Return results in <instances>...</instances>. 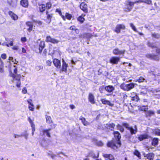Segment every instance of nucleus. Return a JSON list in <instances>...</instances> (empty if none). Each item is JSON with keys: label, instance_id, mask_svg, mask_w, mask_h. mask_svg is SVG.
I'll return each instance as SVG.
<instances>
[{"label": "nucleus", "instance_id": "nucleus-4", "mask_svg": "<svg viewBox=\"0 0 160 160\" xmlns=\"http://www.w3.org/2000/svg\"><path fill=\"white\" fill-rule=\"evenodd\" d=\"M125 10L126 12H129L132 9L133 6L134 5L133 2H131L130 0H128L126 2Z\"/></svg>", "mask_w": 160, "mask_h": 160}, {"label": "nucleus", "instance_id": "nucleus-50", "mask_svg": "<svg viewBox=\"0 0 160 160\" xmlns=\"http://www.w3.org/2000/svg\"><path fill=\"white\" fill-rule=\"evenodd\" d=\"M46 63L47 65L51 66L52 64V61L50 60H48L46 62Z\"/></svg>", "mask_w": 160, "mask_h": 160}, {"label": "nucleus", "instance_id": "nucleus-46", "mask_svg": "<svg viewBox=\"0 0 160 160\" xmlns=\"http://www.w3.org/2000/svg\"><path fill=\"white\" fill-rule=\"evenodd\" d=\"M52 6V4L50 2H48L47 3L46 5V8H48V9H49Z\"/></svg>", "mask_w": 160, "mask_h": 160}, {"label": "nucleus", "instance_id": "nucleus-25", "mask_svg": "<svg viewBox=\"0 0 160 160\" xmlns=\"http://www.w3.org/2000/svg\"><path fill=\"white\" fill-rule=\"evenodd\" d=\"M80 119L82 121V122L84 125L87 126L89 125V123L86 121L85 118L82 117L80 118Z\"/></svg>", "mask_w": 160, "mask_h": 160}, {"label": "nucleus", "instance_id": "nucleus-39", "mask_svg": "<svg viewBox=\"0 0 160 160\" xmlns=\"http://www.w3.org/2000/svg\"><path fill=\"white\" fill-rule=\"evenodd\" d=\"M130 25L132 28L135 32H137L138 31L136 28L133 24L132 23H130Z\"/></svg>", "mask_w": 160, "mask_h": 160}, {"label": "nucleus", "instance_id": "nucleus-45", "mask_svg": "<svg viewBox=\"0 0 160 160\" xmlns=\"http://www.w3.org/2000/svg\"><path fill=\"white\" fill-rule=\"evenodd\" d=\"M28 108L29 110L31 111H33L34 110V107L33 105H28Z\"/></svg>", "mask_w": 160, "mask_h": 160}, {"label": "nucleus", "instance_id": "nucleus-6", "mask_svg": "<svg viewBox=\"0 0 160 160\" xmlns=\"http://www.w3.org/2000/svg\"><path fill=\"white\" fill-rule=\"evenodd\" d=\"M120 60V58L117 57H112L110 59V62L112 64H117Z\"/></svg>", "mask_w": 160, "mask_h": 160}, {"label": "nucleus", "instance_id": "nucleus-26", "mask_svg": "<svg viewBox=\"0 0 160 160\" xmlns=\"http://www.w3.org/2000/svg\"><path fill=\"white\" fill-rule=\"evenodd\" d=\"M85 16V14H83L82 16H79L78 18V20L81 23H83L85 20L84 17Z\"/></svg>", "mask_w": 160, "mask_h": 160}, {"label": "nucleus", "instance_id": "nucleus-62", "mask_svg": "<svg viewBox=\"0 0 160 160\" xmlns=\"http://www.w3.org/2000/svg\"><path fill=\"white\" fill-rule=\"evenodd\" d=\"M48 155L50 156L52 159L54 158L56 156L55 155L53 154H50L49 153H48Z\"/></svg>", "mask_w": 160, "mask_h": 160}, {"label": "nucleus", "instance_id": "nucleus-30", "mask_svg": "<svg viewBox=\"0 0 160 160\" xmlns=\"http://www.w3.org/2000/svg\"><path fill=\"white\" fill-rule=\"evenodd\" d=\"M158 143V138H154L152 140V145L155 146L157 145Z\"/></svg>", "mask_w": 160, "mask_h": 160}, {"label": "nucleus", "instance_id": "nucleus-60", "mask_svg": "<svg viewBox=\"0 0 160 160\" xmlns=\"http://www.w3.org/2000/svg\"><path fill=\"white\" fill-rule=\"evenodd\" d=\"M70 29L72 30H76V28L75 26H72L70 28Z\"/></svg>", "mask_w": 160, "mask_h": 160}, {"label": "nucleus", "instance_id": "nucleus-34", "mask_svg": "<svg viewBox=\"0 0 160 160\" xmlns=\"http://www.w3.org/2000/svg\"><path fill=\"white\" fill-rule=\"evenodd\" d=\"M131 99L132 101H138L139 100V98L137 95H135L131 97Z\"/></svg>", "mask_w": 160, "mask_h": 160}, {"label": "nucleus", "instance_id": "nucleus-64", "mask_svg": "<svg viewBox=\"0 0 160 160\" xmlns=\"http://www.w3.org/2000/svg\"><path fill=\"white\" fill-rule=\"evenodd\" d=\"M156 52L160 55V49H157L156 50Z\"/></svg>", "mask_w": 160, "mask_h": 160}, {"label": "nucleus", "instance_id": "nucleus-57", "mask_svg": "<svg viewBox=\"0 0 160 160\" xmlns=\"http://www.w3.org/2000/svg\"><path fill=\"white\" fill-rule=\"evenodd\" d=\"M27 102L29 104V105H33L32 103V102L31 100L30 99L28 100Z\"/></svg>", "mask_w": 160, "mask_h": 160}, {"label": "nucleus", "instance_id": "nucleus-35", "mask_svg": "<svg viewBox=\"0 0 160 160\" xmlns=\"http://www.w3.org/2000/svg\"><path fill=\"white\" fill-rule=\"evenodd\" d=\"M56 12H58L59 14L60 15V16H61L62 18L64 20H65V18L64 17V16L62 15L61 12V10L59 9H56Z\"/></svg>", "mask_w": 160, "mask_h": 160}, {"label": "nucleus", "instance_id": "nucleus-61", "mask_svg": "<svg viewBox=\"0 0 160 160\" xmlns=\"http://www.w3.org/2000/svg\"><path fill=\"white\" fill-rule=\"evenodd\" d=\"M22 92L24 94L26 93L27 92V90L26 88H24L22 90Z\"/></svg>", "mask_w": 160, "mask_h": 160}, {"label": "nucleus", "instance_id": "nucleus-36", "mask_svg": "<svg viewBox=\"0 0 160 160\" xmlns=\"http://www.w3.org/2000/svg\"><path fill=\"white\" fill-rule=\"evenodd\" d=\"M21 136H22V137L23 136L26 139H27L28 138V134L27 133V131H25L22 134H21Z\"/></svg>", "mask_w": 160, "mask_h": 160}, {"label": "nucleus", "instance_id": "nucleus-40", "mask_svg": "<svg viewBox=\"0 0 160 160\" xmlns=\"http://www.w3.org/2000/svg\"><path fill=\"white\" fill-rule=\"evenodd\" d=\"M154 133L156 135L160 136V130L158 129H155Z\"/></svg>", "mask_w": 160, "mask_h": 160}, {"label": "nucleus", "instance_id": "nucleus-27", "mask_svg": "<svg viewBox=\"0 0 160 160\" xmlns=\"http://www.w3.org/2000/svg\"><path fill=\"white\" fill-rule=\"evenodd\" d=\"M133 154L134 155L137 156L139 159L141 158V154L140 152L137 150H135L134 151Z\"/></svg>", "mask_w": 160, "mask_h": 160}, {"label": "nucleus", "instance_id": "nucleus-8", "mask_svg": "<svg viewBox=\"0 0 160 160\" xmlns=\"http://www.w3.org/2000/svg\"><path fill=\"white\" fill-rule=\"evenodd\" d=\"M62 68L60 70V72H67V68L68 67V64L63 59H62Z\"/></svg>", "mask_w": 160, "mask_h": 160}, {"label": "nucleus", "instance_id": "nucleus-19", "mask_svg": "<svg viewBox=\"0 0 160 160\" xmlns=\"http://www.w3.org/2000/svg\"><path fill=\"white\" fill-rule=\"evenodd\" d=\"M154 156V154L152 153H150L146 155V157L149 160H153Z\"/></svg>", "mask_w": 160, "mask_h": 160}, {"label": "nucleus", "instance_id": "nucleus-47", "mask_svg": "<svg viewBox=\"0 0 160 160\" xmlns=\"http://www.w3.org/2000/svg\"><path fill=\"white\" fill-rule=\"evenodd\" d=\"M115 126V125L113 123H111L109 124L108 127H109V129H111V130H112V129L114 128Z\"/></svg>", "mask_w": 160, "mask_h": 160}, {"label": "nucleus", "instance_id": "nucleus-59", "mask_svg": "<svg viewBox=\"0 0 160 160\" xmlns=\"http://www.w3.org/2000/svg\"><path fill=\"white\" fill-rule=\"evenodd\" d=\"M28 120L30 123L31 124V125L34 124L33 122L30 118H28Z\"/></svg>", "mask_w": 160, "mask_h": 160}, {"label": "nucleus", "instance_id": "nucleus-42", "mask_svg": "<svg viewBox=\"0 0 160 160\" xmlns=\"http://www.w3.org/2000/svg\"><path fill=\"white\" fill-rule=\"evenodd\" d=\"M144 80V78L143 77H140L139 79L138 80L135 81V82L138 81L139 82H143Z\"/></svg>", "mask_w": 160, "mask_h": 160}, {"label": "nucleus", "instance_id": "nucleus-32", "mask_svg": "<svg viewBox=\"0 0 160 160\" xmlns=\"http://www.w3.org/2000/svg\"><path fill=\"white\" fill-rule=\"evenodd\" d=\"M154 114V112L152 110H149L147 111L146 113V115L147 116H151L152 115Z\"/></svg>", "mask_w": 160, "mask_h": 160}, {"label": "nucleus", "instance_id": "nucleus-29", "mask_svg": "<svg viewBox=\"0 0 160 160\" xmlns=\"http://www.w3.org/2000/svg\"><path fill=\"white\" fill-rule=\"evenodd\" d=\"M46 9V7L45 5L41 4L39 5V9L40 12H43Z\"/></svg>", "mask_w": 160, "mask_h": 160}, {"label": "nucleus", "instance_id": "nucleus-43", "mask_svg": "<svg viewBox=\"0 0 160 160\" xmlns=\"http://www.w3.org/2000/svg\"><path fill=\"white\" fill-rule=\"evenodd\" d=\"M152 36L153 37L156 38H160V35L154 33L152 34Z\"/></svg>", "mask_w": 160, "mask_h": 160}, {"label": "nucleus", "instance_id": "nucleus-12", "mask_svg": "<svg viewBox=\"0 0 160 160\" xmlns=\"http://www.w3.org/2000/svg\"><path fill=\"white\" fill-rule=\"evenodd\" d=\"M131 134H135L137 132V128L136 126H134L133 127H131L128 128Z\"/></svg>", "mask_w": 160, "mask_h": 160}, {"label": "nucleus", "instance_id": "nucleus-23", "mask_svg": "<svg viewBox=\"0 0 160 160\" xmlns=\"http://www.w3.org/2000/svg\"><path fill=\"white\" fill-rule=\"evenodd\" d=\"M51 129H48L42 130V131L43 132V134L44 135L46 134L48 137H51L50 133L49 132V131L51 130Z\"/></svg>", "mask_w": 160, "mask_h": 160}, {"label": "nucleus", "instance_id": "nucleus-22", "mask_svg": "<svg viewBox=\"0 0 160 160\" xmlns=\"http://www.w3.org/2000/svg\"><path fill=\"white\" fill-rule=\"evenodd\" d=\"M138 109L141 111H146L148 110V106H139Z\"/></svg>", "mask_w": 160, "mask_h": 160}, {"label": "nucleus", "instance_id": "nucleus-10", "mask_svg": "<svg viewBox=\"0 0 160 160\" xmlns=\"http://www.w3.org/2000/svg\"><path fill=\"white\" fill-rule=\"evenodd\" d=\"M47 42H50L53 43H57L58 42V41L54 38H52L50 36H48L46 40Z\"/></svg>", "mask_w": 160, "mask_h": 160}, {"label": "nucleus", "instance_id": "nucleus-53", "mask_svg": "<svg viewBox=\"0 0 160 160\" xmlns=\"http://www.w3.org/2000/svg\"><path fill=\"white\" fill-rule=\"evenodd\" d=\"M32 128V132H34L35 131V126L34 124L31 125Z\"/></svg>", "mask_w": 160, "mask_h": 160}, {"label": "nucleus", "instance_id": "nucleus-24", "mask_svg": "<svg viewBox=\"0 0 160 160\" xmlns=\"http://www.w3.org/2000/svg\"><path fill=\"white\" fill-rule=\"evenodd\" d=\"M9 14L11 18L14 20H17L18 18V17L16 15L13 13L12 12H9Z\"/></svg>", "mask_w": 160, "mask_h": 160}, {"label": "nucleus", "instance_id": "nucleus-16", "mask_svg": "<svg viewBox=\"0 0 160 160\" xmlns=\"http://www.w3.org/2000/svg\"><path fill=\"white\" fill-rule=\"evenodd\" d=\"M105 89L107 92H112L114 90V88L112 86L109 85L106 87Z\"/></svg>", "mask_w": 160, "mask_h": 160}, {"label": "nucleus", "instance_id": "nucleus-55", "mask_svg": "<svg viewBox=\"0 0 160 160\" xmlns=\"http://www.w3.org/2000/svg\"><path fill=\"white\" fill-rule=\"evenodd\" d=\"M15 138H18L19 137H22V136L21 135H17V134H14L13 136Z\"/></svg>", "mask_w": 160, "mask_h": 160}, {"label": "nucleus", "instance_id": "nucleus-49", "mask_svg": "<svg viewBox=\"0 0 160 160\" xmlns=\"http://www.w3.org/2000/svg\"><path fill=\"white\" fill-rule=\"evenodd\" d=\"M1 57L3 59H6L7 58L6 54L5 53L2 54L1 55Z\"/></svg>", "mask_w": 160, "mask_h": 160}, {"label": "nucleus", "instance_id": "nucleus-17", "mask_svg": "<svg viewBox=\"0 0 160 160\" xmlns=\"http://www.w3.org/2000/svg\"><path fill=\"white\" fill-rule=\"evenodd\" d=\"M26 24L29 27L28 28V31L30 32L32 30V28L33 27V24L30 22H26Z\"/></svg>", "mask_w": 160, "mask_h": 160}, {"label": "nucleus", "instance_id": "nucleus-33", "mask_svg": "<svg viewBox=\"0 0 160 160\" xmlns=\"http://www.w3.org/2000/svg\"><path fill=\"white\" fill-rule=\"evenodd\" d=\"M46 14L47 15V18L49 21V23L51 22L53 15L52 14H48V12H47Z\"/></svg>", "mask_w": 160, "mask_h": 160}, {"label": "nucleus", "instance_id": "nucleus-1", "mask_svg": "<svg viewBox=\"0 0 160 160\" xmlns=\"http://www.w3.org/2000/svg\"><path fill=\"white\" fill-rule=\"evenodd\" d=\"M114 134L116 140H113L108 142L107 144L108 147H110L113 149H116L120 147L121 145V142L120 139L121 138L120 134L117 131L114 132Z\"/></svg>", "mask_w": 160, "mask_h": 160}, {"label": "nucleus", "instance_id": "nucleus-21", "mask_svg": "<svg viewBox=\"0 0 160 160\" xmlns=\"http://www.w3.org/2000/svg\"><path fill=\"white\" fill-rule=\"evenodd\" d=\"M45 46V43L43 41L41 42L39 45V50L40 53H41L42 49Z\"/></svg>", "mask_w": 160, "mask_h": 160}, {"label": "nucleus", "instance_id": "nucleus-52", "mask_svg": "<svg viewBox=\"0 0 160 160\" xmlns=\"http://www.w3.org/2000/svg\"><path fill=\"white\" fill-rule=\"evenodd\" d=\"M148 46L151 47L152 48H156V46L151 43H148Z\"/></svg>", "mask_w": 160, "mask_h": 160}, {"label": "nucleus", "instance_id": "nucleus-3", "mask_svg": "<svg viewBox=\"0 0 160 160\" xmlns=\"http://www.w3.org/2000/svg\"><path fill=\"white\" fill-rule=\"evenodd\" d=\"M135 84H136L133 83L126 84L123 83L121 84L120 87L124 91H128L133 88Z\"/></svg>", "mask_w": 160, "mask_h": 160}, {"label": "nucleus", "instance_id": "nucleus-63", "mask_svg": "<svg viewBox=\"0 0 160 160\" xmlns=\"http://www.w3.org/2000/svg\"><path fill=\"white\" fill-rule=\"evenodd\" d=\"M133 2L134 3V4L138 3H142V0H138V1H136L135 2Z\"/></svg>", "mask_w": 160, "mask_h": 160}, {"label": "nucleus", "instance_id": "nucleus-15", "mask_svg": "<svg viewBox=\"0 0 160 160\" xmlns=\"http://www.w3.org/2000/svg\"><path fill=\"white\" fill-rule=\"evenodd\" d=\"M102 103L104 104H107L110 106H112L113 104L111 103L109 101L107 100L105 98L102 99L101 100Z\"/></svg>", "mask_w": 160, "mask_h": 160}, {"label": "nucleus", "instance_id": "nucleus-51", "mask_svg": "<svg viewBox=\"0 0 160 160\" xmlns=\"http://www.w3.org/2000/svg\"><path fill=\"white\" fill-rule=\"evenodd\" d=\"M43 68V67L41 66H37L36 67V69L37 70H39L40 69H42Z\"/></svg>", "mask_w": 160, "mask_h": 160}, {"label": "nucleus", "instance_id": "nucleus-13", "mask_svg": "<svg viewBox=\"0 0 160 160\" xmlns=\"http://www.w3.org/2000/svg\"><path fill=\"white\" fill-rule=\"evenodd\" d=\"M146 57L148 58L153 59L155 60L158 61L159 59V57L155 55L148 54L146 55Z\"/></svg>", "mask_w": 160, "mask_h": 160}, {"label": "nucleus", "instance_id": "nucleus-58", "mask_svg": "<svg viewBox=\"0 0 160 160\" xmlns=\"http://www.w3.org/2000/svg\"><path fill=\"white\" fill-rule=\"evenodd\" d=\"M21 41L22 42H25L27 41V39L26 37H22L21 38Z\"/></svg>", "mask_w": 160, "mask_h": 160}, {"label": "nucleus", "instance_id": "nucleus-11", "mask_svg": "<svg viewBox=\"0 0 160 160\" xmlns=\"http://www.w3.org/2000/svg\"><path fill=\"white\" fill-rule=\"evenodd\" d=\"M80 8L85 12H88V8L87 5L84 2H82L80 5Z\"/></svg>", "mask_w": 160, "mask_h": 160}, {"label": "nucleus", "instance_id": "nucleus-18", "mask_svg": "<svg viewBox=\"0 0 160 160\" xmlns=\"http://www.w3.org/2000/svg\"><path fill=\"white\" fill-rule=\"evenodd\" d=\"M148 138V136L147 134H145L139 135L138 137V139L140 141H141Z\"/></svg>", "mask_w": 160, "mask_h": 160}, {"label": "nucleus", "instance_id": "nucleus-38", "mask_svg": "<svg viewBox=\"0 0 160 160\" xmlns=\"http://www.w3.org/2000/svg\"><path fill=\"white\" fill-rule=\"evenodd\" d=\"M72 17V15L71 14L68 13H66L65 14V17H64L65 18H66L68 20H70L71 19Z\"/></svg>", "mask_w": 160, "mask_h": 160}, {"label": "nucleus", "instance_id": "nucleus-28", "mask_svg": "<svg viewBox=\"0 0 160 160\" xmlns=\"http://www.w3.org/2000/svg\"><path fill=\"white\" fill-rule=\"evenodd\" d=\"M46 122L48 124H50L52 123V121L51 117L49 116H47L46 117Z\"/></svg>", "mask_w": 160, "mask_h": 160}, {"label": "nucleus", "instance_id": "nucleus-31", "mask_svg": "<svg viewBox=\"0 0 160 160\" xmlns=\"http://www.w3.org/2000/svg\"><path fill=\"white\" fill-rule=\"evenodd\" d=\"M103 156L106 158H108L110 160H112L114 159V157L111 154H105L103 155Z\"/></svg>", "mask_w": 160, "mask_h": 160}, {"label": "nucleus", "instance_id": "nucleus-54", "mask_svg": "<svg viewBox=\"0 0 160 160\" xmlns=\"http://www.w3.org/2000/svg\"><path fill=\"white\" fill-rule=\"evenodd\" d=\"M12 48L13 50H17L18 49V46H14Z\"/></svg>", "mask_w": 160, "mask_h": 160}, {"label": "nucleus", "instance_id": "nucleus-9", "mask_svg": "<svg viewBox=\"0 0 160 160\" xmlns=\"http://www.w3.org/2000/svg\"><path fill=\"white\" fill-rule=\"evenodd\" d=\"M53 63L55 66L57 68H60L61 67V62L60 60L57 59L53 60Z\"/></svg>", "mask_w": 160, "mask_h": 160}, {"label": "nucleus", "instance_id": "nucleus-41", "mask_svg": "<svg viewBox=\"0 0 160 160\" xmlns=\"http://www.w3.org/2000/svg\"><path fill=\"white\" fill-rule=\"evenodd\" d=\"M117 128L118 129H119L121 132H123L124 131V128L119 124L117 125Z\"/></svg>", "mask_w": 160, "mask_h": 160}, {"label": "nucleus", "instance_id": "nucleus-48", "mask_svg": "<svg viewBox=\"0 0 160 160\" xmlns=\"http://www.w3.org/2000/svg\"><path fill=\"white\" fill-rule=\"evenodd\" d=\"M96 144L97 145L100 146H102L103 145V143L101 141H97L96 142Z\"/></svg>", "mask_w": 160, "mask_h": 160}, {"label": "nucleus", "instance_id": "nucleus-56", "mask_svg": "<svg viewBox=\"0 0 160 160\" xmlns=\"http://www.w3.org/2000/svg\"><path fill=\"white\" fill-rule=\"evenodd\" d=\"M13 40H11L9 41V45L10 46H12L13 45Z\"/></svg>", "mask_w": 160, "mask_h": 160}, {"label": "nucleus", "instance_id": "nucleus-14", "mask_svg": "<svg viewBox=\"0 0 160 160\" xmlns=\"http://www.w3.org/2000/svg\"><path fill=\"white\" fill-rule=\"evenodd\" d=\"M88 100L92 104H94L95 103L94 96L91 93H90L89 94Z\"/></svg>", "mask_w": 160, "mask_h": 160}, {"label": "nucleus", "instance_id": "nucleus-20", "mask_svg": "<svg viewBox=\"0 0 160 160\" xmlns=\"http://www.w3.org/2000/svg\"><path fill=\"white\" fill-rule=\"evenodd\" d=\"M21 4L23 7H27L28 5V3L27 0H22L21 1Z\"/></svg>", "mask_w": 160, "mask_h": 160}, {"label": "nucleus", "instance_id": "nucleus-7", "mask_svg": "<svg viewBox=\"0 0 160 160\" xmlns=\"http://www.w3.org/2000/svg\"><path fill=\"white\" fill-rule=\"evenodd\" d=\"M125 50H120L118 48H116L113 50V53L115 55H123L125 53Z\"/></svg>", "mask_w": 160, "mask_h": 160}, {"label": "nucleus", "instance_id": "nucleus-37", "mask_svg": "<svg viewBox=\"0 0 160 160\" xmlns=\"http://www.w3.org/2000/svg\"><path fill=\"white\" fill-rule=\"evenodd\" d=\"M142 2H144L148 5L152 4L151 0H142Z\"/></svg>", "mask_w": 160, "mask_h": 160}, {"label": "nucleus", "instance_id": "nucleus-44", "mask_svg": "<svg viewBox=\"0 0 160 160\" xmlns=\"http://www.w3.org/2000/svg\"><path fill=\"white\" fill-rule=\"evenodd\" d=\"M122 125L125 127L126 128H127L128 130V128L130 127L129 126V125L126 123H122Z\"/></svg>", "mask_w": 160, "mask_h": 160}, {"label": "nucleus", "instance_id": "nucleus-5", "mask_svg": "<svg viewBox=\"0 0 160 160\" xmlns=\"http://www.w3.org/2000/svg\"><path fill=\"white\" fill-rule=\"evenodd\" d=\"M125 29V26L123 24H118L116 25L114 30L115 32L117 33H120L121 32V30H124Z\"/></svg>", "mask_w": 160, "mask_h": 160}, {"label": "nucleus", "instance_id": "nucleus-2", "mask_svg": "<svg viewBox=\"0 0 160 160\" xmlns=\"http://www.w3.org/2000/svg\"><path fill=\"white\" fill-rule=\"evenodd\" d=\"M17 70V68L16 66L14 65L11 67L10 69L11 73L10 74V76L14 78V82L16 83V86L19 88L20 87L21 85L20 79L21 76L20 75H15L14 74L12 73L13 72L14 74H16Z\"/></svg>", "mask_w": 160, "mask_h": 160}]
</instances>
